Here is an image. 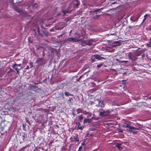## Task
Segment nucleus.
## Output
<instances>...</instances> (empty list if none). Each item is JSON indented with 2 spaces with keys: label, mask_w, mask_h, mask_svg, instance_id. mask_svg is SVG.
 Segmentation results:
<instances>
[{
  "label": "nucleus",
  "mask_w": 151,
  "mask_h": 151,
  "mask_svg": "<svg viewBox=\"0 0 151 151\" xmlns=\"http://www.w3.org/2000/svg\"><path fill=\"white\" fill-rule=\"evenodd\" d=\"M98 112L99 113V116H108L111 112L110 110L109 109L104 110L102 108L99 109Z\"/></svg>",
  "instance_id": "1"
},
{
  "label": "nucleus",
  "mask_w": 151,
  "mask_h": 151,
  "mask_svg": "<svg viewBox=\"0 0 151 151\" xmlns=\"http://www.w3.org/2000/svg\"><path fill=\"white\" fill-rule=\"evenodd\" d=\"M104 59H105V58L98 54L92 55L91 58V61L92 62H94L96 60H101Z\"/></svg>",
  "instance_id": "2"
},
{
  "label": "nucleus",
  "mask_w": 151,
  "mask_h": 151,
  "mask_svg": "<svg viewBox=\"0 0 151 151\" xmlns=\"http://www.w3.org/2000/svg\"><path fill=\"white\" fill-rule=\"evenodd\" d=\"M73 10L72 7L71 5H69L65 10H62V12L64 15L66 14L70 13Z\"/></svg>",
  "instance_id": "3"
},
{
  "label": "nucleus",
  "mask_w": 151,
  "mask_h": 151,
  "mask_svg": "<svg viewBox=\"0 0 151 151\" xmlns=\"http://www.w3.org/2000/svg\"><path fill=\"white\" fill-rule=\"evenodd\" d=\"M78 41V40L76 38L71 37L65 39L63 41V43H64L66 42H76Z\"/></svg>",
  "instance_id": "4"
},
{
  "label": "nucleus",
  "mask_w": 151,
  "mask_h": 151,
  "mask_svg": "<svg viewBox=\"0 0 151 151\" xmlns=\"http://www.w3.org/2000/svg\"><path fill=\"white\" fill-rule=\"evenodd\" d=\"M93 118H95L93 117H92L91 119H85L84 120L83 122L84 123H91L92 122V119Z\"/></svg>",
  "instance_id": "5"
},
{
  "label": "nucleus",
  "mask_w": 151,
  "mask_h": 151,
  "mask_svg": "<svg viewBox=\"0 0 151 151\" xmlns=\"http://www.w3.org/2000/svg\"><path fill=\"white\" fill-rule=\"evenodd\" d=\"M129 124H127V125H126L125 124H123L122 125V127L124 128H129V131L131 132H132V130H131V128H130V127H132V126H129Z\"/></svg>",
  "instance_id": "6"
},
{
  "label": "nucleus",
  "mask_w": 151,
  "mask_h": 151,
  "mask_svg": "<svg viewBox=\"0 0 151 151\" xmlns=\"http://www.w3.org/2000/svg\"><path fill=\"white\" fill-rule=\"evenodd\" d=\"M14 10L17 12L21 14L23 13V12L22 10L19 9L18 7H16L14 8Z\"/></svg>",
  "instance_id": "7"
},
{
  "label": "nucleus",
  "mask_w": 151,
  "mask_h": 151,
  "mask_svg": "<svg viewBox=\"0 0 151 151\" xmlns=\"http://www.w3.org/2000/svg\"><path fill=\"white\" fill-rule=\"evenodd\" d=\"M99 106L103 108L105 106L104 101H100L99 102Z\"/></svg>",
  "instance_id": "8"
},
{
  "label": "nucleus",
  "mask_w": 151,
  "mask_h": 151,
  "mask_svg": "<svg viewBox=\"0 0 151 151\" xmlns=\"http://www.w3.org/2000/svg\"><path fill=\"white\" fill-rule=\"evenodd\" d=\"M44 58H38L36 60V63H38L40 62H42L44 60Z\"/></svg>",
  "instance_id": "9"
},
{
  "label": "nucleus",
  "mask_w": 151,
  "mask_h": 151,
  "mask_svg": "<svg viewBox=\"0 0 151 151\" xmlns=\"http://www.w3.org/2000/svg\"><path fill=\"white\" fill-rule=\"evenodd\" d=\"M121 145V144H120L116 143V144L115 146L118 148L119 150H121L122 149V147H120Z\"/></svg>",
  "instance_id": "10"
},
{
  "label": "nucleus",
  "mask_w": 151,
  "mask_h": 151,
  "mask_svg": "<svg viewBox=\"0 0 151 151\" xmlns=\"http://www.w3.org/2000/svg\"><path fill=\"white\" fill-rule=\"evenodd\" d=\"M80 2L77 1V2H76V3H74L73 4V7H77L80 4Z\"/></svg>",
  "instance_id": "11"
},
{
  "label": "nucleus",
  "mask_w": 151,
  "mask_h": 151,
  "mask_svg": "<svg viewBox=\"0 0 151 151\" xmlns=\"http://www.w3.org/2000/svg\"><path fill=\"white\" fill-rule=\"evenodd\" d=\"M137 17L135 18V19H134V18H133V19L134 20V22H137V21L139 17H140V15L139 14H138V15H137Z\"/></svg>",
  "instance_id": "12"
},
{
  "label": "nucleus",
  "mask_w": 151,
  "mask_h": 151,
  "mask_svg": "<svg viewBox=\"0 0 151 151\" xmlns=\"http://www.w3.org/2000/svg\"><path fill=\"white\" fill-rule=\"evenodd\" d=\"M150 15L149 14H146L144 16V18L143 19V22H142V23H143L145 22V21L146 19V17L147 16H149Z\"/></svg>",
  "instance_id": "13"
},
{
  "label": "nucleus",
  "mask_w": 151,
  "mask_h": 151,
  "mask_svg": "<svg viewBox=\"0 0 151 151\" xmlns=\"http://www.w3.org/2000/svg\"><path fill=\"white\" fill-rule=\"evenodd\" d=\"M42 32L46 37H47L49 35L48 32L46 31H43Z\"/></svg>",
  "instance_id": "14"
},
{
  "label": "nucleus",
  "mask_w": 151,
  "mask_h": 151,
  "mask_svg": "<svg viewBox=\"0 0 151 151\" xmlns=\"http://www.w3.org/2000/svg\"><path fill=\"white\" fill-rule=\"evenodd\" d=\"M78 119L81 122H82L83 119V117L81 115H79L78 116Z\"/></svg>",
  "instance_id": "15"
},
{
  "label": "nucleus",
  "mask_w": 151,
  "mask_h": 151,
  "mask_svg": "<svg viewBox=\"0 0 151 151\" xmlns=\"http://www.w3.org/2000/svg\"><path fill=\"white\" fill-rule=\"evenodd\" d=\"M17 64L15 63L13 65V68L16 70L19 69L17 68Z\"/></svg>",
  "instance_id": "16"
},
{
  "label": "nucleus",
  "mask_w": 151,
  "mask_h": 151,
  "mask_svg": "<svg viewBox=\"0 0 151 151\" xmlns=\"http://www.w3.org/2000/svg\"><path fill=\"white\" fill-rule=\"evenodd\" d=\"M88 40L87 41H84L82 42V45H83L84 46V45H87V44Z\"/></svg>",
  "instance_id": "17"
},
{
  "label": "nucleus",
  "mask_w": 151,
  "mask_h": 151,
  "mask_svg": "<svg viewBox=\"0 0 151 151\" xmlns=\"http://www.w3.org/2000/svg\"><path fill=\"white\" fill-rule=\"evenodd\" d=\"M76 111L77 114H78L81 112L82 110L81 109L79 108L76 109Z\"/></svg>",
  "instance_id": "18"
},
{
  "label": "nucleus",
  "mask_w": 151,
  "mask_h": 151,
  "mask_svg": "<svg viewBox=\"0 0 151 151\" xmlns=\"http://www.w3.org/2000/svg\"><path fill=\"white\" fill-rule=\"evenodd\" d=\"M25 120L26 122L28 123L30 125H31V124L30 123V122L29 121V119L27 117L25 118Z\"/></svg>",
  "instance_id": "19"
},
{
  "label": "nucleus",
  "mask_w": 151,
  "mask_h": 151,
  "mask_svg": "<svg viewBox=\"0 0 151 151\" xmlns=\"http://www.w3.org/2000/svg\"><path fill=\"white\" fill-rule=\"evenodd\" d=\"M101 9H96L93 11H92V12H93V13H96L97 14V13L96 12L99 11L101 10Z\"/></svg>",
  "instance_id": "20"
},
{
  "label": "nucleus",
  "mask_w": 151,
  "mask_h": 151,
  "mask_svg": "<svg viewBox=\"0 0 151 151\" xmlns=\"http://www.w3.org/2000/svg\"><path fill=\"white\" fill-rule=\"evenodd\" d=\"M130 128H131V130L132 129H134V130H139V129L138 128H135L134 126H132V127H130Z\"/></svg>",
  "instance_id": "21"
},
{
  "label": "nucleus",
  "mask_w": 151,
  "mask_h": 151,
  "mask_svg": "<svg viewBox=\"0 0 151 151\" xmlns=\"http://www.w3.org/2000/svg\"><path fill=\"white\" fill-rule=\"evenodd\" d=\"M87 42V45H88L89 46H91L93 45L92 43L90 41H88Z\"/></svg>",
  "instance_id": "22"
},
{
  "label": "nucleus",
  "mask_w": 151,
  "mask_h": 151,
  "mask_svg": "<svg viewBox=\"0 0 151 151\" xmlns=\"http://www.w3.org/2000/svg\"><path fill=\"white\" fill-rule=\"evenodd\" d=\"M38 34L39 36L40 37H44L42 33H40V32L39 33H38Z\"/></svg>",
  "instance_id": "23"
},
{
  "label": "nucleus",
  "mask_w": 151,
  "mask_h": 151,
  "mask_svg": "<svg viewBox=\"0 0 151 151\" xmlns=\"http://www.w3.org/2000/svg\"><path fill=\"white\" fill-rule=\"evenodd\" d=\"M147 45L149 47H151V41H150L149 43H147Z\"/></svg>",
  "instance_id": "24"
},
{
  "label": "nucleus",
  "mask_w": 151,
  "mask_h": 151,
  "mask_svg": "<svg viewBox=\"0 0 151 151\" xmlns=\"http://www.w3.org/2000/svg\"><path fill=\"white\" fill-rule=\"evenodd\" d=\"M103 65V64H99L98 65H97V67L98 68H100L102 65Z\"/></svg>",
  "instance_id": "25"
},
{
  "label": "nucleus",
  "mask_w": 151,
  "mask_h": 151,
  "mask_svg": "<svg viewBox=\"0 0 151 151\" xmlns=\"http://www.w3.org/2000/svg\"><path fill=\"white\" fill-rule=\"evenodd\" d=\"M82 77V76H80L79 78H77V79H76V81H79V80Z\"/></svg>",
  "instance_id": "26"
},
{
  "label": "nucleus",
  "mask_w": 151,
  "mask_h": 151,
  "mask_svg": "<svg viewBox=\"0 0 151 151\" xmlns=\"http://www.w3.org/2000/svg\"><path fill=\"white\" fill-rule=\"evenodd\" d=\"M93 135L92 134H89V133L87 134V136L88 137H92Z\"/></svg>",
  "instance_id": "27"
},
{
  "label": "nucleus",
  "mask_w": 151,
  "mask_h": 151,
  "mask_svg": "<svg viewBox=\"0 0 151 151\" xmlns=\"http://www.w3.org/2000/svg\"><path fill=\"white\" fill-rule=\"evenodd\" d=\"M37 30L38 34L40 32V28L39 27H37Z\"/></svg>",
  "instance_id": "28"
},
{
  "label": "nucleus",
  "mask_w": 151,
  "mask_h": 151,
  "mask_svg": "<svg viewBox=\"0 0 151 151\" xmlns=\"http://www.w3.org/2000/svg\"><path fill=\"white\" fill-rule=\"evenodd\" d=\"M21 69V68H19L18 69L16 70L17 71V73L18 74H19V70H20Z\"/></svg>",
  "instance_id": "29"
},
{
  "label": "nucleus",
  "mask_w": 151,
  "mask_h": 151,
  "mask_svg": "<svg viewBox=\"0 0 151 151\" xmlns=\"http://www.w3.org/2000/svg\"><path fill=\"white\" fill-rule=\"evenodd\" d=\"M83 113L84 114L86 115L88 114V112H86V111H84L83 112Z\"/></svg>",
  "instance_id": "30"
},
{
  "label": "nucleus",
  "mask_w": 151,
  "mask_h": 151,
  "mask_svg": "<svg viewBox=\"0 0 151 151\" xmlns=\"http://www.w3.org/2000/svg\"><path fill=\"white\" fill-rule=\"evenodd\" d=\"M37 7H38V6L37 5V4H34L33 6V7L35 8V7L37 8Z\"/></svg>",
  "instance_id": "31"
},
{
  "label": "nucleus",
  "mask_w": 151,
  "mask_h": 151,
  "mask_svg": "<svg viewBox=\"0 0 151 151\" xmlns=\"http://www.w3.org/2000/svg\"><path fill=\"white\" fill-rule=\"evenodd\" d=\"M9 2L10 3L13 4L14 3L13 0H9Z\"/></svg>",
  "instance_id": "32"
},
{
  "label": "nucleus",
  "mask_w": 151,
  "mask_h": 151,
  "mask_svg": "<svg viewBox=\"0 0 151 151\" xmlns=\"http://www.w3.org/2000/svg\"><path fill=\"white\" fill-rule=\"evenodd\" d=\"M75 110H73V112L72 113V114L74 116H75V115H76V114L75 113Z\"/></svg>",
  "instance_id": "33"
},
{
  "label": "nucleus",
  "mask_w": 151,
  "mask_h": 151,
  "mask_svg": "<svg viewBox=\"0 0 151 151\" xmlns=\"http://www.w3.org/2000/svg\"><path fill=\"white\" fill-rule=\"evenodd\" d=\"M54 27H53L51 29H50V32H53L54 31Z\"/></svg>",
  "instance_id": "34"
},
{
  "label": "nucleus",
  "mask_w": 151,
  "mask_h": 151,
  "mask_svg": "<svg viewBox=\"0 0 151 151\" xmlns=\"http://www.w3.org/2000/svg\"><path fill=\"white\" fill-rule=\"evenodd\" d=\"M115 43L118 44V45H116V46H119L120 45L118 41L116 42Z\"/></svg>",
  "instance_id": "35"
},
{
  "label": "nucleus",
  "mask_w": 151,
  "mask_h": 151,
  "mask_svg": "<svg viewBox=\"0 0 151 151\" xmlns=\"http://www.w3.org/2000/svg\"><path fill=\"white\" fill-rule=\"evenodd\" d=\"M83 148L82 147V146H80L78 148V150H81Z\"/></svg>",
  "instance_id": "36"
},
{
  "label": "nucleus",
  "mask_w": 151,
  "mask_h": 151,
  "mask_svg": "<svg viewBox=\"0 0 151 151\" xmlns=\"http://www.w3.org/2000/svg\"><path fill=\"white\" fill-rule=\"evenodd\" d=\"M13 71V70L12 69H10V70L8 72H11Z\"/></svg>",
  "instance_id": "37"
},
{
  "label": "nucleus",
  "mask_w": 151,
  "mask_h": 151,
  "mask_svg": "<svg viewBox=\"0 0 151 151\" xmlns=\"http://www.w3.org/2000/svg\"><path fill=\"white\" fill-rule=\"evenodd\" d=\"M78 128L80 129H82L83 128V127H79V126H78Z\"/></svg>",
  "instance_id": "38"
},
{
  "label": "nucleus",
  "mask_w": 151,
  "mask_h": 151,
  "mask_svg": "<svg viewBox=\"0 0 151 151\" xmlns=\"http://www.w3.org/2000/svg\"><path fill=\"white\" fill-rule=\"evenodd\" d=\"M96 91V89H93L91 90V91Z\"/></svg>",
  "instance_id": "39"
},
{
  "label": "nucleus",
  "mask_w": 151,
  "mask_h": 151,
  "mask_svg": "<svg viewBox=\"0 0 151 151\" xmlns=\"http://www.w3.org/2000/svg\"><path fill=\"white\" fill-rule=\"evenodd\" d=\"M127 124H129V123L127 122H125L124 124H125L126 125H127Z\"/></svg>",
  "instance_id": "40"
},
{
  "label": "nucleus",
  "mask_w": 151,
  "mask_h": 151,
  "mask_svg": "<svg viewBox=\"0 0 151 151\" xmlns=\"http://www.w3.org/2000/svg\"><path fill=\"white\" fill-rule=\"evenodd\" d=\"M1 126L0 125V131H2L3 129V128L2 127H1Z\"/></svg>",
  "instance_id": "41"
},
{
  "label": "nucleus",
  "mask_w": 151,
  "mask_h": 151,
  "mask_svg": "<svg viewBox=\"0 0 151 151\" xmlns=\"http://www.w3.org/2000/svg\"><path fill=\"white\" fill-rule=\"evenodd\" d=\"M64 34V33H63L62 34H61V35H60V36H59V37H63V35Z\"/></svg>",
  "instance_id": "42"
},
{
  "label": "nucleus",
  "mask_w": 151,
  "mask_h": 151,
  "mask_svg": "<svg viewBox=\"0 0 151 151\" xmlns=\"http://www.w3.org/2000/svg\"><path fill=\"white\" fill-rule=\"evenodd\" d=\"M89 129H90V131H94V130H95V129H92L91 128H90Z\"/></svg>",
  "instance_id": "43"
},
{
  "label": "nucleus",
  "mask_w": 151,
  "mask_h": 151,
  "mask_svg": "<svg viewBox=\"0 0 151 151\" xmlns=\"http://www.w3.org/2000/svg\"><path fill=\"white\" fill-rule=\"evenodd\" d=\"M21 64H17V66H19V67H20L21 65Z\"/></svg>",
  "instance_id": "44"
},
{
  "label": "nucleus",
  "mask_w": 151,
  "mask_h": 151,
  "mask_svg": "<svg viewBox=\"0 0 151 151\" xmlns=\"http://www.w3.org/2000/svg\"><path fill=\"white\" fill-rule=\"evenodd\" d=\"M37 87V86H34V88H35Z\"/></svg>",
  "instance_id": "45"
},
{
  "label": "nucleus",
  "mask_w": 151,
  "mask_h": 151,
  "mask_svg": "<svg viewBox=\"0 0 151 151\" xmlns=\"http://www.w3.org/2000/svg\"><path fill=\"white\" fill-rule=\"evenodd\" d=\"M100 15H96V17H99L100 16Z\"/></svg>",
  "instance_id": "46"
},
{
  "label": "nucleus",
  "mask_w": 151,
  "mask_h": 151,
  "mask_svg": "<svg viewBox=\"0 0 151 151\" xmlns=\"http://www.w3.org/2000/svg\"><path fill=\"white\" fill-rule=\"evenodd\" d=\"M29 68V66H27V68H26V69H28Z\"/></svg>",
  "instance_id": "47"
},
{
  "label": "nucleus",
  "mask_w": 151,
  "mask_h": 151,
  "mask_svg": "<svg viewBox=\"0 0 151 151\" xmlns=\"http://www.w3.org/2000/svg\"><path fill=\"white\" fill-rule=\"evenodd\" d=\"M76 1V2H77V1H78V0H75Z\"/></svg>",
  "instance_id": "48"
},
{
  "label": "nucleus",
  "mask_w": 151,
  "mask_h": 151,
  "mask_svg": "<svg viewBox=\"0 0 151 151\" xmlns=\"http://www.w3.org/2000/svg\"><path fill=\"white\" fill-rule=\"evenodd\" d=\"M76 141H79V140L78 139H76Z\"/></svg>",
  "instance_id": "49"
},
{
  "label": "nucleus",
  "mask_w": 151,
  "mask_h": 151,
  "mask_svg": "<svg viewBox=\"0 0 151 151\" xmlns=\"http://www.w3.org/2000/svg\"><path fill=\"white\" fill-rule=\"evenodd\" d=\"M150 41H151V37L150 38Z\"/></svg>",
  "instance_id": "50"
},
{
  "label": "nucleus",
  "mask_w": 151,
  "mask_h": 151,
  "mask_svg": "<svg viewBox=\"0 0 151 151\" xmlns=\"http://www.w3.org/2000/svg\"><path fill=\"white\" fill-rule=\"evenodd\" d=\"M137 59V58H135V59H134V60H136Z\"/></svg>",
  "instance_id": "51"
},
{
  "label": "nucleus",
  "mask_w": 151,
  "mask_h": 151,
  "mask_svg": "<svg viewBox=\"0 0 151 151\" xmlns=\"http://www.w3.org/2000/svg\"><path fill=\"white\" fill-rule=\"evenodd\" d=\"M43 56H44V52H43Z\"/></svg>",
  "instance_id": "52"
},
{
  "label": "nucleus",
  "mask_w": 151,
  "mask_h": 151,
  "mask_svg": "<svg viewBox=\"0 0 151 151\" xmlns=\"http://www.w3.org/2000/svg\"><path fill=\"white\" fill-rule=\"evenodd\" d=\"M129 28H132V27L130 26H129Z\"/></svg>",
  "instance_id": "53"
},
{
  "label": "nucleus",
  "mask_w": 151,
  "mask_h": 151,
  "mask_svg": "<svg viewBox=\"0 0 151 151\" xmlns=\"http://www.w3.org/2000/svg\"><path fill=\"white\" fill-rule=\"evenodd\" d=\"M65 94L66 95V94H67V93L66 92V93H65Z\"/></svg>",
  "instance_id": "54"
},
{
  "label": "nucleus",
  "mask_w": 151,
  "mask_h": 151,
  "mask_svg": "<svg viewBox=\"0 0 151 151\" xmlns=\"http://www.w3.org/2000/svg\"><path fill=\"white\" fill-rule=\"evenodd\" d=\"M84 144V143H82V145H83Z\"/></svg>",
  "instance_id": "55"
},
{
  "label": "nucleus",
  "mask_w": 151,
  "mask_h": 151,
  "mask_svg": "<svg viewBox=\"0 0 151 151\" xmlns=\"http://www.w3.org/2000/svg\"><path fill=\"white\" fill-rule=\"evenodd\" d=\"M115 3V2H113L112 4H114Z\"/></svg>",
  "instance_id": "56"
},
{
  "label": "nucleus",
  "mask_w": 151,
  "mask_h": 151,
  "mask_svg": "<svg viewBox=\"0 0 151 151\" xmlns=\"http://www.w3.org/2000/svg\"><path fill=\"white\" fill-rule=\"evenodd\" d=\"M129 57L130 58L132 59H133L131 58V57L130 56Z\"/></svg>",
  "instance_id": "57"
},
{
  "label": "nucleus",
  "mask_w": 151,
  "mask_h": 151,
  "mask_svg": "<svg viewBox=\"0 0 151 151\" xmlns=\"http://www.w3.org/2000/svg\"><path fill=\"white\" fill-rule=\"evenodd\" d=\"M78 151H81V150H78Z\"/></svg>",
  "instance_id": "58"
},
{
  "label": "nucleus",
  "mask_w": 151,
  "mask_h": 151,
  "mask_svg": "<svg viewBox=\"0 0 151 151\" xmlns=\"http://www.w3.org/2000/svg\"><path fill=\"white\" fill-rule=\"evenodd\" d=\"M91 114H90V115H89H89H88V116H91Z\"/></svg>",
  "instance_id": "59"
}]
</instances>
